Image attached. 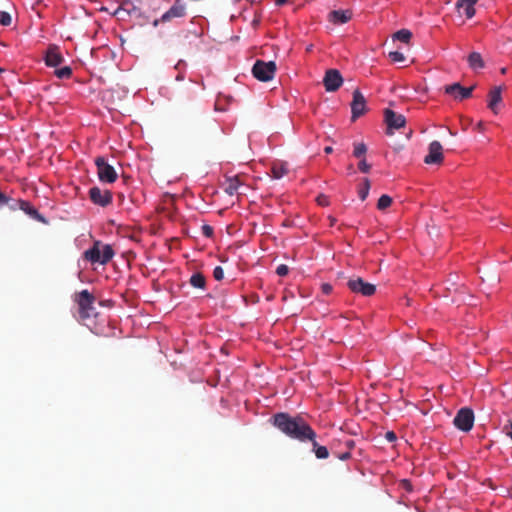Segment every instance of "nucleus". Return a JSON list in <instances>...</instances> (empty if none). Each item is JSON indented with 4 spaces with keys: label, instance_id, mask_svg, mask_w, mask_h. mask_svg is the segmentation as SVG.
<instances>
[{
    "label": "nucleus",
    "instance_id": "nucleus-1",
    "mask_svg": "<svg viewBox=\"0 0 512 512\" xmlns=\"http://www.w3.org/2000/svg\"><path fill=\"white\" fill-rule=\"evenodd\" d=\"M272 424L286 436L301 442L316 438L315 431L300 416L292 417L288 413H277L272 419Z\"/></svg>",
    "mask_w": 512,
    "mask_h": 512
},
{
    "label": "nucleus",
    "instance_id": "nucleus-2",
    "mask_svg": "<svg viewBox=\"0 0 512 512\" xmlns=\"http://www.w3.org/2000/svg\"><path fill=\"white\" fill-rule=\"evenodd\" d=\"M84 259L91 263L107 264L114 256L111 245L95 241L93 246L83 254Z\"/></svg>",
    "mask_w": 512,
    "mask_h": 512
},
{
    "label": "nucleus",
    "instance_id": "nucleus-3",
    "mask_svg": "<svg viewBox=\"0 0 512 512\" xmlns=\"http://www.w3.org/2000/svg\"><path fill=\"white\" fill-rule=\"evenodd\" d=\"M75 302L79 307V315L82 319H87L95 315V297L88 291L82 290L75 294Z\"/></svg>",
    "mask_w": 512,
    "mask_h": 512
},
{
    "label": "nucleus",
    "instance_id": "nucleus-4",
    "mask_svg": "<svg viewBox=\"0 0 512 512\" xmlns=\"http://www.w3.org/2000/svg\"><path fill=\"white\" fill-rule=\"evenodd\" d=\"M94 162L100 182L111 184L117 180L118 174L115 168L107 162L105 157H96Z\"/></svg>",
    "mask_w": 512,
    "mask_h": 512
},
{
    "label": "nucleus",
    "instance_id": "nucleus-5",
    "mask_svg": "<svg viewBox=\"0 0 512 512\" xmlns=\"http://www.w3.org/2000/svg\"><path fill=\"white\" fill-rule=\"evenodd\" d=\"M276 72V64L274 61L265 62L257 60L252 68L253 76L262 82H267L273 79Z\"/></svg>",
    "mask_w": 512,
    "mask_h": 512
},
{
    "label": "nucleus",
    "instance_id": "nucleus-6",
    "mask_svg": "<svg viewBox=\"0 0 512 512\" xmlns=\"http://www.w3.org/2000/svg\"><path fill=\"white\" fill-rule=\"evenodd\" d=\"M347 286L353 293L360 294L365 297L372 296L376 292V286L364 281L361 277L350 278L347 281Z\"/></svg>",
    "mask_w": 512,
    "mask_h": 512
},
{
    "label": "nucleus",
    "instance_id": "nucleus-7",
    "mask_svg": "<svg viewBox=\"0 0 512 512\" xmlns=\"http://www.w3.org/2000/svg\"><path fill=\"white\" fill-rule=\"evenodd\" d=\"M453 423L461 431H470L474 424L473 411L469 408H461L454 417Z\"/></svg>",
    "mask_w": 512,
    "mask_h": 512
},
{
    "label": "nucleus",
    "instance_id": "nucleus-8",
    "mask_svg": "<svg viewBox=\"0 0 512 512\" xmlns=\"http://www.w3.org/2000/svg\"><path fill=\"white\" fill-rule=\"evenodd\" d=\"M384 121L387 125L386 133L389 135H392L394 130L403 128L406 124V119L402 114H398L389 108L384 110Z\"/></svg>",
    "mask_w": 512,
    "mask_h": 512
},
{
    "label": "nucleus",
    "instance_id": "nucleus-9",
    "mask_svg": "<svg viewBox=\"0 0 512 512\" xmlns=\"http://www.w3.org/2000/svg\"><path fill=\"white\" fill-rule=\"evenodd\" d=\"M343 83L341 73L337 69H329L326 71L323 84L327 92L337 91Z\"/></svg>",
    "mask_w": 512,
    "mask_h": 512
},
{
    "label": "nucleus",
    "instance_id": "nucleus-10",
    "mask_svg": "<svg viewBox=\"0 0 512 512\" xmlns=\"http://www.w3.org/2000/svg\"><path fill=\"white\" fill-rule=\"evenodd\" d=\"M90 200L101 207H106L112 202V193L109 190H103L97 186L89 190Z\"/></svg>",
    "mask_w": 512,
    "mask_h": 512
},
{
    "label": "nucleus",
    "instance_id": "nucleus-11",
    "mask_svg": "<svg viewBox=\"0 0 512 512\" xmlns=\"http://www.w3.org/2000/svg\"><path fill=\"white\" fill-rule=\"evenodd\" d=\"M366 112V100L364 95L358 90H354L351 102V119L355 121Z\"/></svg>",
    "mask_w": 512,
    "mask_h": 512
},
{
    "label": "nucleus",
    "instance_id": "nucleus-12",
    "mask_svg": "<svg viewBox=\"0 0 512 512\" xmlns=\"http://www.w3.org/2000/svg\"><path fill=\"white\" fill-rule=\"evenodd\" d=\"M424 162L426 164H441L443 162V147L439 141L435 140L429 144Z\"/></svg>",
    "mask_w": 512,
    "mask_h": 512
},
{
    "label": "nucleus",
    "instance_id": "nucleus-13",
    "mask_svg": "<svg viewBox=\"0 0 512 512\" xmlns=\"http://www.w3.org/2000/svg\"><path fill=\"white\" fill-rule=\"evenodd\" d=\"M473 89L474 86L466 88L459 83H453L444 87L445 93L460 101L471 97Z\"/></svg>",
    "mask_w": 512,
    "mask_h": 512
},
{
    "label": "nucleus",
    "instance_id": "nucleus-14",
    "mask_svg": "<svg viewBox=\"0 0 512 512\" xmlns=\"http://www.w3.org/2000/svg\"><path fill=\"white\" fill-rule=\"evenodd\" d=\"M185 13V5L181 3V0H176L173 6L162 15L161 22H169L174 18H181Z\"/></svg>",
    "mask_w": 512,
    "mask_h": 512
},
{
    "label": "nucleus",
    "instance_id": "nucleus-15",
    "mask_svg": "<svg viewBox=\"0 0 512 512\" xmlns=\"http://www.w3.org/2000/svg\"><path fill=\"white\" fill-rule=\"evenodd\" d=\"M64 61V58L56 45H50L45 54V63L49 67H57Z\"/></svg>",
    "mask_w": 512,
    "mask_h": 512
},
{
    "label": "nucleus",
    "instance_id": "nucleus-16",
    "mask_svg": "<svg viewBox=\"0 0 512 512\" xmlns=\"http://www.w3.org/2000/svg\"><path fill=\"white\" fill-rule=\"evenodd\" d=\"M352 11L347 10H332L328 14V21L338 25V24H345L349 22L352 19Z\"/></svg>",
    "mask_w": 512,
    "mask_h": 512
},
{
    "label": "nucleus",
    "instance_id": "nucleus-17",
    "mask_svg": "<svg viewBox=\"0 0 512 512\" xmlns=\"http://www.w3.org/2000/svg\"><path fill=\"white\" fill-rule=\"evenodd\" d=\"M501 92H502L501 86H496V87H493L490 90L489 94H488V97H489V99H488V107L495 114L498 113L497 107H498V104H500L501 101H502Z\"/></svg>",
    "mask_w": 512,
    "mask_h": 512
},
{
    "label": "nucleus",
    "instance_id": "nucleus-18",
    "mask_svg": "<svg viewBox=\"0 0 512 512\" xmlns=\"http://www.w3.org/2000/svg\"><path fill=\"white\" fill-rule=\"evenodd\" d=\"M241 185L242 182L239 176L226 177L224 181V190L227 194L232 196L239 193Z\"/></svg>",
    "mask_w": 512,
    "mask_h": 512
},
{
    "label": "nucleus",
    "instance_id": "nucleus-19",
    "mask_svg": "<svg viewBox=\"0 0 512 512\" xmlns=\"http://www.w3.org/2000/svg\"><path fill=\"white\" fill-rule=\"evenodd\" d=\"M478 0H458L456 8L460 12L463 10L464 14L468 19H471L475 15V4Z\"/></svg>",
    "mask_w": 512,
    "mask_h": 512
},
{
    "label": "nucleus",
    "instance_id": "nucleus-20",
    "mask_svg": "<svg viewBox=\"0 0 512 512\" xmlns=\"http://www.w3.org/2000/svg\"><path fill=\"white\" fill-rule=\"evenodd\" d=\"M18 204L19 208L28 214L31 218L39 222L46 223L45 218L28 201L20 200Z\"/></svg>",
    "mask_w": 512,
    "mask_h": 512
},
{
    "label": "nucleus",
    "instance_id": "nucleus-21",
    "mask_svg": "<svg viewBox=\"0 0 512 512\" xmlns=\"http://www.w3.org/2000/svg\"><path fill=\"white\" fill-rule=\"evenodd\" d=\"M467 60L470 68L473 70L482 69L484 67V61L481 54L478 52L470 53Z\"/></svg>",
    "mask_w": 512,
    "mask_h": 512
},
{
    "label": "nucleus",
    "instance_id": "nucleus-22",
    "mask_svg": "<svg viewBox=\"0 0 512 512\" xmlns=\"http://www.w3.org/2000/svg\"><path fill=\"white\" fill-rule=\"evenodd\" d=\"M313 446V452L318 459H327L329 457V451L326 446H321L316 441V438L310 440Z\"/></svg>",
    "mask_w": 512,
    "mask_h": 512
},
{
    "label": "nucleus",
    "instance_id": "nucleus-23",
    "mask_svg": "<svg viewBox=\"0 0 512 512\" xmlns=\"http://www.w3.org/2000/svg\"><path fill=\"white\" fill-rule=\"evenodd\" d=\"M189 283L194 288L205 289V287H206V278H205V276L202 273L197 272V273H194L190 277Z\"/></svg>",
    "mask_w": 512,
    "mask_h": 512
},
{
    "label": "nucleus",
    "instance_id": "nucleus-24",
    "mask_svg": "<svg viewBox=\"0 0 512 512\" xmlns=\"http://www.w3.org/2000/svg\"><path fill=\"white\" fill-rule=\"evenodd\" d=\"M271 172L275 179H280L288 173V168L284 163H274Z\"/></svg>",
    "mask_w": 512,
    "mask_h": 512
},
{
    "label": "nucleus",
    "instance_id": "nucleus-25",
    "mask_svg": "<svg viewBox=\"0 0 512 512\" xmlns=\"http://www.w3.org/2000/svg\"><path fill=\"white\" fill-rule=\"evenodd\" d=\"M411 37H412V33L407 29H401L393 35L394 39L399 40L404 43H408L409 40L411 39Z\"/></svg>",
    "mask_w": 512,
    "mask_h": 512
},
{
    "label": "nucleus",
    "instance_id": "nucleus-26",
    "mask_svg": "<svg viewBox=\"0 0 512 512\" xmlns=\"http://www.w3.org/2000/svg\"><path fill=\"white\" fill-rule=\"evenodd\" d=\"M370 190V181L368 178H364L363 180V186L358 190V195L361 201H364Z\"/></svg>",
    "mask_w": 512,
    "mask_h": 512
},
{
    "label": "nucleus",
    "instance_id": "nucleus-27",
    "mask_svg": "<svg viewBox=\"0 0 512 512\" xmlns=\"http://www.w3.org/2000/svg\"><path fill=\"white\" fill-rule=\"evenodd\" d=\"M392 204V198L389 195H382L377 202V208L379 210H385Z\"/></svg>",
    "mask_w": 512,
    "mask_h": 512
},
{
    "label": "nucleus",
    "instance_id": "nucleus-28",
    "mask_svg": "<svg viewBox=\"0 0 512 512\" xmlns=\"http://www.w3.org/2000/svg\"><path fill=\"white\" fill-rule=\"evenodd\" d=\"M54 73L59 79H68L72 75V69L69 66H64L56 69Z\"/></svg>",
    "mask_w": 512,
    "mask_h": 512
},
{
    "label": "nucleus",
    "instance_id": "nucleus-29",
    "mask_svg": "<svg viewBox=\"0 0 512 512\" xmlns=\"http://www.w3.org/2000/svg\"><path fill=\"white\" fill-rule=\"evenodd\" d=\"M367 152V146L364 143H355L354 144V150H353V156L356 158H361L364 156Z\"/></svg>",
    "mask_w": 512,
    "mask_h": 512
},
{
    "label": "nucleus",
    "instance_id": "nucleus-30",
    "mask_svg": "<svg viewBox=\"0 0 512 512\" xmlns=\"http://www.w3.org/2000/svg\"><path fill=\"white\" fill-rule=\"evenodd\" d=\"M11 16L6 11H0V24L3 26H9L11 24Z\"/></svg>",
    "mask_w": 512,
    "mask_h": 512
},
{
    "label": "nucleus",
    "instance_id": "nucleus-31",
    "mask_svg": "<svg viewBox=\"0 0 512 512\" xmlns=\"http://www.w3.org/2000/svg\"><path fill=\"white\" fill-rule=\"evenodd\" d=\"M389 57L394 62H403L405 61V56L403 53L399 51H392L389 53Z\"/></svg>",
    "mask_w": 512,
    "mask_h": 512
},
{
    "label": "nucleus",
    "instance_id": "nucleus-32",
    "mask_svg": "<svg viewBox=\"0 0 512 512\" xmlns=\"http://www.w3.org/2000/svg\"><path fill=\"white\" fill-rule=\"evenodd\" d=\"M358 168L361 172L368 173L371 168V165L366 162L365 158H362L358 163Z\"/></svg>",
    "mask_w": 512,
    "mask_h": 512
},
{
    "label": "nucleus",
    "instance_id": "nucleus-33",
    "mask_svg": "<svg viewBox=\"0 0 512 512\" xmlns=\"http://www.w3.org/2000/svg\"><path fill=\"white\" fill-rule=\"evenodd\" d=\"M213 277H214V278H215V280H217V281H220V280H222V279H223V277H224V271H223V269H222V267H221V266H217V267H215V268H214V270H213Z\"/></svg>",
    "mask_w": 512,
    "mask_h": 512
},
{
    "label": "nucleus",
    "instance_id": "nucleus-34",
    "mask_svg": "<svg viewBox=\"0 0 512 512\" xmlns=\"http://www.w3.org/2000/svg\"><path fill=\"white\" fill-rule=\"evenodd\" d=\"M276 273L278 276L284 277L289 273V268L285 264H281L277 267Z\"/></svg>",
    "mask_w": 512,
    "mask_h": 512
},
{
    "label": "nucleus",
    "instance_id": "nucleus-35",
    "mask_svg": "<svg viewBox=\"0 0 512 512\" xmlns=\"http://www.w3.org/2000/svg\"><path fill=\"white\" fill-rule=\"evenodd\" d=\"M317 202H318V204H319V205H321V206H327V205H329L328 197H327L326 195H323V194H321V195H319V196L317 197Z\"/></svg>",
    "mask_w": 512,
    "mask_h": 512
},
{
    "label": "nucleus",
    "instance_id": "nucleus-36",
    "mask_svg": "<svg viewBox=\"0 0 512 512\" xmlns=\"http://www.w3.org/2000/svg\"><path fill=\"white\" fill-rule=\"evenodd\" d=\"M202 233L206 237H211L213 235V228L209 225H203L202 226Z\"/></svg>",
    "mask_w": 512,
    "mask_h": 512
},
{
    "label": "nucleus",
    "instance_id": "nucleus-37",
    "mask_svg": "<svg viewBox=\"0 0 512 512\" xmlns=\"http://www.w3.org/2000/svg\"><path fill=\"white\" fill-rule=\"evenodd\" d=\"M344 447L346 448V451L351 452L353 448L355 447V442L352 439H347L343 443Z\"/></svg>",
    "mask_w": 512,
    "mask_h": 512
},
{
    "label": "nucleus",
    "instance_id": "nucleus-38",
    "mask_svg": "<svg viewBox=\"0 0 512 512\" xmlns=\"http://www.w3.org/2000/svg\"><path fill=\"white\" fill-rule=\"evenodd\" d=\"M321 290L324 294L328 295L332 292L333 287L329 283H323L321 285Z\"/></svg>",
    "mask_w": 512,
    "mask_h": 512
},
{
    "label": "nucleus",
    "instance_id": "nucleus-39",
    "mask_svg": "<svg viewBox=\"0 0 512 512\" xmlns=\"http://www.w3.org/2000/svg\"><path fill=\"white\" fill-rule=\"evenodd\" d=\"M336 456L342 460V461H345V460H348L351 458V452L349 451H345L343 453H337Z\"/></svg>",
    "mask_w": 512,
    "mask_h": 512
},
{
    "label": "nucleus",
    "instance_id": "nucleus-40",
    "mask_svg": "<svg viewBox=\"0 0 512 512\" xmlns=\"http://www.w3.org/2000/svg\"><path fill=\"white\" fill-rule=\"evenodd\" d=\"M385 438L389 441V442H393L396 440V435L393 431H388L386 432V435H385Z\"/></svg>",
    "mask_w": 512,
    "mask_h": 512
},
{
    "label": "nucleus",
    "instance_id": "nucleus-41",
    "mask_svg": "<svg viewBox=\"0 0 512 512\" xmlns=\"http://www.w3.org/2000/svg\"><path fill=\"white\" fill-rule=\"evenodd\" d=\"M9 198L0 191V206L8 204Z\"/></svg>",
    "mask_w": 512,
    "mask_h": 512
},
{
    "label": "nucleus",
    "instance_id": "nucleus-42",
    "mask_svg": "<svg viewBox=\"0 0 512 512\" xmlns=\"http://www.w3.org/2000/svg\"><path fill=\"white\" fill-rule=\"evenodd\" d=\"M287 2H288V0H276L275 4L277 6H282V5L286 4Z\"/></svg>",
    "mask_w": 512,
    "mask_h": 512
},
{
    "label": "nucleus",
    "instance_id": "nucleus-43",
    "mask_svg": "<svg viewBox=\"0 0 512 512\" xmlns=\"http://www.w3.org/2000/svg\"><path fill=\"white\" fill-rule=\"evenodd\" d=\"M332 151H333V148H332L331 146H327V147H325V149H324V152H325L326 154H330V153H332Z\"/></svg>",
    "mask_w": 512,
    "mask_h": 512
},
{
    "label": "nucleus",
    "instance_id": "nucleus-44",
    "mask_svg": "<svg viewBox=\"0 0 512 512\" xmlns=\"http://www.w3.org/2000/svg\"><path fill=\"white\" fill-rule=\"evenodd\" d=\"M330 225L333 226L336 223V219L332 216L329 217Z\"/></svg>",
    "mask_w": 512,
    "mask_h": 512
},
{
    "label": "nucleus",
    "instance_id": "nucleus-45",
    "mask_svg": "<svg viewBox=\"0 0 512 512\" xmlns=\"http://www.w3.org/2000/svg\"><path fill=\"white\" fill-rule=\"evenodd\" d=\"M507 435H509L512 439V421L510 422V431L507 432Z\"/></svg>",
    "mask_w": 512,
    "mask_h": 512
},
{
    "label": "nucleus",
    "instance_id": "nucleus-46",
    "mask_svg": "<svg viewBox=\"0 0 512 512\" xmlns=\"http://www.w3.org/2000/svg\"><path fill=\"white\" fill-rule=\"evenodd\" d=\"M348 170H349L350 172H353V166H352V165H349V166H348Z\"/></svg>",
    "mask_w": 512,
    "mask_h": 512
},
{
    "label": "nucleus",
    "instance_id": "nucleus-47",
    "mask_svg": "<svg viewBox=\"0 0 512 512\" xmlns=\"http://www.w3.org/2000/svg\"><path fill=\"white\" fill-rule=\"evenodd\" d=\"M159 21H160V20H155V21H154V23H153V25H154V26H157V25H158V23H159Z\"/></svg>",
    "mask_w": 512,
    "mask_h": 512
},
{
    "label": "nucleus",
    "instance_id": "nucleus-48",
    "mask_svg": "<svg viewBox=\"0 0 512 512\" xmlns=\"http://www.w3.org/2000/svg\"><path fill=\"white\" fill-rule=\"evenodd\" d=\"M478 128L481 129L482 128V123H478Z\"/></svg>",
    "mask_w": 512,
    "mask_h": 512
},
{
    "label": "nucleus",
    "instance_id": "nucleus-49",
    "mask_svg": "<svg viewBox=\"0 0 512 512\" xmlns=\"http://www.w3.org/2000/svg\"><path fill=\"white\" fill-rule=\"evenodd\" d=\"M128 3H130V1H129V0H125V1H124V4H128Z\"/></svg>",
    "mask_w": 512,
    "mask_h": 512
},
{
    "label": "nucleus",
    "instance_id": "nucleus-50",
    "mask_svg": "<svg viewBox=\"0 0 512 512\" xmlns=\"http://www.w3.org/2000/svg\"><path fill=\"white\" fill-rule=\"evenodd\" d=\"M3 70L0 68V72H2Z\"/></svg>",
    "mask_w": 512,
    "mask_h": 512
}]
</instances>
